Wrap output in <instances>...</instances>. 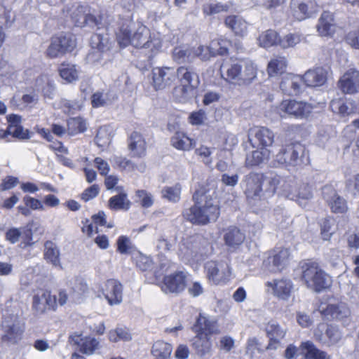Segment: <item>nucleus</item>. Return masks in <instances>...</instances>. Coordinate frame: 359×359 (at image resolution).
<instances>
[{"label": "nucleus", "mask_w": 359, "mask_h": 359, "mask_svg": "<svg viewBox=\"0 0 359 359\" xmlns=\"http://www.w3.org/2000/svg\"><path fill=\"white\" fill-rule=\"evenodd\" d=\"M119 45L125 48L132 45L137 48L149 49L151 55H154L161 48L158 39H151L150 30L144 25L138 23L133 27L123 25L116 34Z\"/></svg>", "instance_id": "1"}, {"label": "nucleus", "mask_w": 359, "mask_h": 359, "mask_svg": "<svg viewBox=\"0 0 359 359\" xmlns=\"http://www.w3.org/2000/svg\"><path fill=\"white\" fill-rule=\"evenodd\" d=\"M195 204L183 212L184 217L195 224H206L215 222L219 216V208L214 200L203 189L193 195Z\"/></svg>", "instance_id": "2"}, {"label": "nucleus", "mask_w": 359, "mask_h": 359, "mask_svg": "<svg viewBox=\"0 0 359 359\" xmlns=\"http://www.w3.org/2000/svg\"><path fill=\"white\" fill-rule=\"evenodd\" d=\"M220 71L226 82L239 86L250 85L257 77V67L248 60L226 62L221 66Z\"/></svg>", "instance_id": "3"}, {"label": "nucleus", "mask_w": 359, "mask_h": 359, "mask_svg": "<svg viewBox=\"0 0 359 359\" xmlns=\"http://www.w3.org/2000/svg\"><path fill=\"white\" fill-rule=\"evenodd\" d=\"M267 177L269 176H264L262 173L251 172L245 175L241 182L248 201L252 205L260 207V210L267 208V199L269 197L264 194L265 189L269 187L266 184Z\"/></svg>", "instance_id": "4"}, {"label": "nucleus", "mask_w": 359, "mask_h": 359, "mask_svg": "<svg viewBox=\"0 0 359 359\" xmlns=\"http://www.w3.org/2000/svg\"><path fill=\"white\" fill-rule=\"evenodd\" d=\"M309 163V152L304 145L293 142L283 146L275 155L273 165L275 167L301 168Z\"/></svg>", "instance_id": "5"}, {"label": "nucleus", "mask_w": 359, "mask_h": 359, "mask_svg": "<svg viewBox=\"0 0 359 359\" xmlns=\"http://www.w3.org/2000/svg\"><path fill=\"white\" fill-rule=\"evenodd\" d=\"M210 252L208 241L201 236L183 239L179 245L178 256L184 262L198 263L203 261Z\"/></svg>", "instance_id": "6"}, {"label": "nucleus", "mask_w": 359, "mask_h": 359, "mask_svg": "<svg viewBox=\"0 0 359 359\" xmlns=\"http://www.w3.org/2000/svg\"><path fill=\"white\" fill-rule=\"evenodd\" d=\"M91 50L86 57L88 64L103 66L112 60L111 43L107 34L96 32L90 39Z\"/></svg>", "instance_id": "7"}, {"label": "nucleus", "mask_w": 359, "mask_h": 359, "mask_svg": "<svg viewBox=\"0 0 359 359\" xmlns=\"http://www.w3.org/2000/svg\"><path fill=\"white\" fill-rule=\"evenodd\" d=\"M301 268L302 279L308 288L320 292L330 286V277L316 262H306L302 264Z\"/></svg>", "instance_id": "8"}, {"label": "nucleus", "mask_w": 359, "mask_h": 359, "mask_svg": "<svg viewBox=\"0 0 359 359\" xmlns=\"http://www.w3.org/2000/svg\"><path fill=\"white\" fill-rule=\"evenodd\" d=\"M269 187L265 189L266 197H272L278 191V194L290 200L297 199L296 189L297 184L292 178L283 177L276 174H271L266 179Z\"/></svg>", "instance_id": "9"}, {"label": "nucleus", "mask_w": 359, "mask_h": 359, "mask_svg": "<svg viewBox=\"0 0 359 359\" xmlns=\"http://www.w3.org/2000/svg\"><path fill=\"white\" fill-rule=\"evenodd\" d=\"M178 79L182 92V100H187L199 85L198 74L192 67L181 66L175 71V79Z\"/></svg>", "instance_id": "10"}, {"label": "nucleus", "mask_w": 359, "mask_h": 359, "mask_svg": "<svg viewBox=\"0 0 359 359\" xmlns=\"http://www.w3.org/2000/svg\"><path fill=\"white\" fill-rule=\"evenodd\" d=\"M76 46V38L71 34L54 36L46 50V55L50 58L59 57L72 52Z\"/></svg>", "instance_id": "11"}, {"label": "nucleus", "mask_w": 359, "mask_h": 359, "mask_svg": "<svg viewBox=\"0 0 359 359\" xmlns=\"http://www.w3.org/2000/svg\"><path fill=\"white\" fill-rule=\"evenodd\" d=\"M290 251L285 248H275L267 252L263 267L272 273L283 271L288 264Z\"/></svg>", "instance_id": "12"}, {"label": "nucleus", "mask_w": 359, "mask_h": 359, "mask_svg": "<svg viewBox=\"0 0 359 359\" xmlns=\"http://www.w3.org/2000/svg\"><path fill=\"white\" fill-rule=\"evenodd\" d=\"M205 270L209 281L215 285L226 283L231 273L226 262L208 261L205 264Z\"/></svg>", "instance_id": "13"}, {"label": "nucleus", "mask_w": 359, "mask_h": 359, "mask_svg": "<svg viewBox=\"0 0 359 359\" xmlns=\"http://www.w3.org/2000/svg\"><path fill=\"white\" fill-rule=\"evenodd\" d=\"M57 307V297L48 290H40L32 297V308L37 315L48 311H55Z\"/></svg>", "instance_id": "14"}, {"label": "nucleus", "mask_w": 359, "mask_h": 359, "mask_svg": "<svg viewBox=\"0 0 359 359\" xmlns=\"http://www.w3.org/2000/svg\"><path fill=\"white\" fill-rule=\"evenodd\" d=\"M312 109L313 107L311 104L294 100H283L278 107L281 116H283L281 113L284 112L297 118H306L311 113Z\"/></svg>", "instance_id": "15"}, {"label": "nucleus", "mask_w": 359, "mask_h": 359, "mask_svg": "<svg viewBox=\"0 0 359 359\" xmlns=\"http://www.w3.org/2000/svg\"><path fill=\"white\" fill-rule=\"evenodd\" d=\"M318 310L321 315L327 320H343L348 318L351 311L345 303L343 302H321Z\"/></svg>", "instance_id": "16"}, {"label": "nucleus", "mask_w": 359, "mask_h": 359, "mask_svg": "<svg viewBox=\"0 0 359 359\" xmlns=\"http://www.w3.org/2000/svg\"><path fill=\"white\" fill-rule=\"evenodd\" d=\"M248 140L253 148L267 149L274 142V134L266 127L255 126L249 130Z\"/></svg>", "instance_id": "17"}, {"label": "nucleus", "mask_w": 359, "mask_h": 359, "mask_svg": "<svg viewBox=\"0 0 359 359\" xmlns=\"http://www.w3.org/2000/svg\"><path fill=\"white\" fill-rule=\"evenodd\" d=\"M225 43L224 40H213L208 46L200 45L196 48H193L194 58L197 57L203 61H207L217 55H226L228 53V48L225 46Z\"/></svg>", "instance_id": "18"}, {"label": "nucleus", "mask_w": 359, "mask_h": 359, "mask_svg": "<svg viewBox=\"0 0 359 359\" xmlns=\"http://www.w3.org/2000/svg\"><path fill=\"white\" fill-rule=\"evenodd\" d=\"M29 223L25 227H11L6 230L5 233V238L11 244L18 243L21 239V247L26 248L34 244L33 232L32 224Z\"/></svg>", "instance_id": "19"}, {"label": "nucleus", "mask_w": 359, "mask_h": 359, "mask_svg": "<svg viewBox=\"0 0 359 359\" xmlns=\"http://www.w3.org/2000/svg\"><path fill=\"white\" fill-rule=\"evenodd\" d=\"M72 19L76 27H97V29L100 30L101 17H96L90 14L87 6H79L72 13Z\"/></svg>", "instance_id": "20"}, {"label": "nucleus", "mask_w": 359, "mask_h": 359, "mask_svg": "<svg viewBox=\"0 0 359 359\" xmlns=\"http://www.w3.org/2000/svg\"><path fill=\"white\" fill-rule=\"evenodd\" d=\"M187 273L183 271H176L163 278L161 290L165 293L179 294L184 290L187 282Z\"/></svg>", "instance_id": "21"}, {"label": "nucleus", "mask_w": 359, "mask_h": 359, "mask_svg": "<svg viewBox=\"0 0 359 359\" xmlns=\"http://www.w3.org/2000/svg\"><path fill=\"white\" fill-rule=\"evenodd\" d=\"M175 80V70L172 67H154L152 69V85L158 90L170 86Z\"/></svg>", "instance_id": "22"}, {"label": "nucleus", "mask_w": 359, "mask_h": 359, "mask_svg": "<svg viewBox=\"0 0 359 359\" xmlns=\"http://www.w3.org/2000/svg\"><path fill=\"white\" fill-rule=\"evenodd\" d=\"M290 7L293 15L299 21L311 18L318 11L315 0H291Z\"/></svg>", "instance_id": "23"}, {"label": "nucleus", "mask_w": 359, "mask_h": 359, "mask_svg": "<svg viewBox=\"0 0 359 359\" xmlns=\"http://www.w3.org/2000/svg\"><path fill=\"white\" fill-rule=\"evenodd\" d=\"M324 199L334 213H344L348 207L346 201L339 196L330 185H325L322 189Z\"/></svg>", "instance_id": "24"}, {"label": "nucleus", "mask_w": 359, "mask_h": 359, "mask_svg": "<svg viewBox=\"0 0 359 359\" xmlns=\"http://www.w3.org/2000/svg\"><path fill=\"white\" fill-rule=\"evenodd\" d=\"M102 294L111 306L118 305L123 301V285L116 280L106 281Z\"/></svg>", "instance_id": "25"}, {"label": "nucleus", "mask_w": 359, "mask_h": 359, "mask_svg": "<svg viewBox=\"0 0 359 359\" xmlns=\"http://www.w3.org/2000/svg\"><path fill=\"white\" fill-rule=\"evenodd\" d=\"M304 84L302 76L288 74L282 79L280 88L284 94L295 96L302 93Z\"/></svg>", "instance_id": "26"}, {"label": "nucleus", "mask_w": 359, "mask_h": 359, "mask_svg": "<svg viewBox=\"0 0 359 359\" xmlns=\"http://www.w3.org/2000/svg\"><path fill=\"white\" fill-rule=\"evenodd\" d=\"M339 88L344 93L353 94L359 90V72L348 70L339 81Z\"/></svg>", "instance_id": "27"}, {"label": "nucleus", "mask_w": 359, "mask_h": 359, "mask_svg": "<svg viewBox=\"0 0 359 359\" xmlns=\"http://www.w3.org/2000/svg\"><path fill=\"white\" fill-rule=\"evenodd\" d=\"M128 147L132 157L142 158L146 155V141L138 132L134 131L130 134L128 139Z\"/></svg>", "instance_id": "28"}, {"label": "nucleus", "mask_w": 359, "mask_h": 359, "mask_svg": "<svg viewBox=\"0 0 359 359\" xmlns=\"http://www.w3.org/2000/svg\"><path fill=\"white\" fill-rule=\"evenodd\" d=\"M70 339L74 344L78 345L79 351L86 355L93 354L100 348V341L91 337H81V335H73Z\"/></svg>", "instance_id": "29"}, {"label": "nucleus", "mask_w": 359, "mask_h": 359, "mask_svg": "<svg viewBox=\"0 0 359 359\" xmlns=\"http://www.w3.org/2000/svg\"><path fill=\"white\" fill-rule=\"evenodd\" d=\"M192 330L196 334L203 333L208 336L219 333L217 322L208 319L202 314H199Z\"/></svg>", "instance_id": "30"}, {"label": "nucleus", "mask_w": 359, "mask_h": 359, "mask_svg": "<svg viewBox=\"0 0 359 359\" xmlns=\"http://www.w3.org/2000/svg\"><path fill=\"white\" fill-rule=\"evenodd\" d=\"M266 285L273 288L275 296L283 300H287L290 297L293 288L292 281L288 279L275 280L273 282H267Z\"/></svg>", "instance_id": "31"}, {"label": "nucleus", "mask_w": 359, "mask_h": 359, "mask_svg": "<svg viewBox=\"0 0 359 359\" xmlns=\"http://www.w3.org/2000/svg\"><path fill=\"white\" fill-rule=\"evenodd\" d=\"M304 83L310 87L321 86L327 81V72L322 67L308 70L302 76Z\"/></svg>", "instance_id": "32"}, {"label": "nucleus", "mask_w": 359, "mask_h": 359, "mask_svg": "<svg viewBox=\"0 0 359 359\" xmlns=\"http://www.w3.org/2000/svg\"><path fill=\"white\" fill-rule=\"evenodd\" d=\"M43 257L47 263L54 267L62 269L60 262V250L59 247L53 241H47L44 243Z\"/></svg>", "instance_id": "33"}, {"label": "nucleus", "mask_w": 359, "mask_h": 359, "mask_svg": "<svg viewBox=\"0 0 359 359\" xmlns=\"http://www.w3.org/2000/svg\"><path fill=\"white\" fill-rule=\"evenodd\" d=\"M245 239V233L236 226H230L224 231V241L229 248H236L241 245Z\"/></svg>", "instance_id": "34"}, {"label": "nucleus", "mask_w": 359, "mask_h": 359, "mask_svg": "<svg viewBox=\"0 0 359 359\" xmlns=\"http://www.w3.org/2000/svg\"><path fill=\"white\" fill-rule=\"evenodd\" d=\"M265 331L269 339L268 348H276V344L283 339L285 334V331L275 321L271 320L265 325Z\"/></svg>", "instance_id": "35"}, {"label": "nucleus", "mask_w": 359, "mask_h": 359, "mask_svg": "<svg viewBox=\"0 0 359 359\" xmlns=\"http://www.w3.org/2000/svg\"><path fill=\"white\" fill-rule=\"evenodd\" d=\"M192 346L196 353L201 356L209 354L212 350V341L207 334H196L192 339Z\"/></svg>", "instance_id": "36"}, {"label": "nucleus", "mask_w": 359, "mask_h": 359, "mask_svg": "<svg viewBox=\"0 0 359 359\" xmlns=\"http://www.w3.org/2000/svg\"><path fill=\"white\" fill-rule=\"evenodd\" d=\"M224 24L236 35L243 36L247 34L248 23L241 16L235 15L227 16L225 18Z\"/></svg>", "instance_id": "37"}, {"label": "nucleus", "mask_w": 359, "mask_h": 359, "mask_svg": "<svg viewBox=\"0 0 359 359\" xmlns=\"http://www.w3.org/2000/svg\"><path fill=\"white\" fill-rule=\"evenodd\" d=\"M334 24L332 13L324 11L318 20L317 30L321 36H329L334 32Z\"/></svg>", "instance_id": "38"}, {"label": "nucleus", "mask_w": 359, "mask_h": 359, "mask_svg": "<svg viewBox=\"0 0 359 359\" xmlns=\"http://www.w3.org/2000/svg\"><path fill=\"white\" fill-rule=\"evenodd\" d=\"M301 348L304 351L306 359H332L330 355L318 348L311 341L302 342Z\"/></svg>", "instance_id": "39"}, {"label": "nucleus", "mask_w": 359, "mask_h": 359, "mask_svg": "<svg viewBox=\"0 0 359 359\" xmlns=\"http://www.w3.org/2000/svg\"><path fill=\"white\" fill-rule=\"evenodd\" d=\"M170 142L173 147L182 151H189L195 145V141L181 131H177L174 134Z\"/></svg>", "instance_id": "40"}, {"label": "nucleus", "mask_w": 359, "mask_h": 359, "mask_svg": "<svg viewBox=\"0 0 359 359\" xmlns=\"http://www.w3.org/2000/svg\"><path fill=\"white\" fill-rule=\"evenodd\" d=\"M270 156V151L268 149L257 148L246 155L245 166L253 167L260 165Z\"/></svg>", "instance_id": "41"}, {"label": "nucleus", "mask_w": 359, "mask_h": 359, "mask_svg": "<svg viewBox=\"0 0 359 359\" xmlns=\"http://www.w3.org/2000/svg\"><path fill=\"white\" fill-rule=\"evenodd\" d=\"M172 351V345L163 341H156L151 348V355L154 359H168Z\"/></svg>", "instance_id": "42"}, {"label": "nucleus", "mask_w": 359, "mask_h": 359, "mask_svg": "<svg viewBox=\"0 0 359 359\" xmlns=\"http://www.w3.org/2000/svg\"><path fill=\"white\" fill-rule=\"evenodd\" d=\"M330 107L332 111H335L337 109L339 114L344 116L355 114L358 111L357 104L352 100H347L346 102L341 100L332 101Z\"/></svg>", "instance_id": "43"}, {"label": "nucleus", "mask_w": 359, "mask_h": 359, "mask_svg": "<svg viewBox=\"0 0 359 359\" xmlns=\"http://www.w3.org/2000/svg\"><path fill=\"white\" fill-rule=\"evenodd\" d=\"M109 208L114 210H128L130 207V201L126 193L121 191L111 197L108 202Z\"/></svg>", "instance_id": "44"}, {"label": "nucleus", "mask_w": 359, "mask_h": 359, "mask_svg": "<svg viewBox=\"0 0 359 359\" xmlns=\"http://www.w3.org/2000/svg\"><path fill=\"white\" fill-rule=\"evenodd\" d=\"M172 57L178 63L191 62L194 59L193 48L187 46L175 47L172 51Z\"/></svg>", "instance_id": "45"}, {"label": "nucleus", "mask_w": 359, "mask_h": 359, "mask_svg": "<svg viewBox=\"0 0 359 359\" xmlns=\"http://www.w3.org/2000/svg\"><path fill=\"white\" fill-rule=\"evenodd\" d=\"M88 290V285L83 279H76L69 293V299L73 302L79 303Z\"/></svg>", "instance_id": "46"}, {"label": "nucleus", "mask_w": 359, "mask_h": 359, "mask_svg": "<svg viewBox=\"0 0 359 359\" xmlns=\"http://www.w3.org/2000/svg\"><path fill=\"white\" fill-rule=\"evenodd\" d=\"M287 67V60L285 57H276L271 60L268 64L267 72L270 76L283 74Z\"/></svg>", "instance_id": "47"}, {"label": "nucleus", "mask_w": 359, "mask_h": 359, "mask_svg": "<svg viewBox=\"0 0 359 359\" xmlns=\"http://www.w3.org/2000/svg\"><path fill=\"white\" fill-rule=\"evenodd\" d=\"M4 328V337L9 341L17 343L21 339L22 335L24 332V327L20 325L19 323H13L12 325L5 326Z\"/></svg>", "instance_id": "48"}, {"label": "nucleus", "mask_w": 359, "mask_h": 359, "mask_svg": "<svg viewBox=\"0 0 359 359\" xmlns=\"http://www.w3.org/2000/svg\"><path fill=\"white\" fill-rule=\"evenodd\" d=\"M59 73L62 79L67 83H72L79 79V72L76 66L72 64H61Z\"/></svg>", "instance_id": "49"}, {"label": "nucleus", "mask_w": 359, "mask_h": 359, "mask_svg": "<svg viewBox=\"0 0 359 359\" xmlns=\"http://www.w3.org/2000/svg\"><path fill=\"white\" fill-rule=\"evenodd\" d=\"M86 128V121L81 117L71 118L67 121V131L70 135L83 133Z\"/></svg>", "instance_id": "50"}, {"label": "nucleus", "mask_w": 359, "mask_h": 359, "mask_svg": "<svg viewBox=\"0 0 359 359\" xmlns=\"http://www.w3.org/2000/svg\"><path fill=\"white\" fill-rule=\"evenodd\" d=\"M280 38L276 32L269 29L263 32L258 38L259 43L264 48H269L279 43Z\"/></svg>", "instance_id": "51"}, {"label": "nucleus", "mask_w": 359, "mask_h": 359, "mask_svg": "<svg viewBox=\"0 0 359 359\" xmlns=\"http://www.w3.org/2000/svg\"><path fill=\"white\" fill-rule=\"evenodd\" d=\"M182 187L177 183L172 187H165L162 190V196L169 201L177 203L180 199Z\"/></svg>", "instance_id": "52"}, {"label": "nucleus", "mask_w": 359, "mask_h": 359, "mask_svg": "<svg viewBox=\"0 0 359 359\" xmlns=\"http://www.w3.org/2000/svg\"><path fill=\"white\" fill-rule=\"evenodd\" d=\"M230 6L227 4L211 3L203 6V12L207 15H212L222 12H227Z\"/></svg>", "instance_id": "53"}, {"label": "nucleus", "mask_w": 359, "mask_h": 359, "mask_svg": "<svg viewBox=\"0 0 359 359\" xmlns=\"http://www.w3.org/2000/svg\"><path fill=\"white\" fill-rule=\"evenodd\" d=\"M325 336L327 338L326 343L328 346L337 344L342 337V334L337 327L326 325Z\"/></svg>", "instance_id": "54"}, {"label": "nucleus", "mask_w": 359, "mask_h": 359, "mask_svg": "<svg viewBox=\"0 0 359 359\" xmlns=\"http://www.w3.org/2000/svg\"><path fill=\"white\" fill-rule=\"evenodd\" d=\"M10 133L13 137L20 140H29L33 135V133H31L28 129H25L22 125L10 126Z\"/></svg>", "instance_id": "55"}, {"label": "nucleus", "mask_w": 359, "mask_h": 359, "mask_svg": "<svg viewBox=\"0 0 359 359\" xmlns=\"http://www.w3.org/2000/svg\"><path fill=\"white\" fill-rule=\"evenodd\" d=\"M302 41V35L299 34H288L280 39L279 45L283 48L293 47Z\"/></svg>", "instance_id": "56"}, {"label": "nucleus", "mask_w": 359, "mask_h": 359, "mask_svg": "<svg viewBox=\"0 0 359 359\" xmlns=\"http://www.w3.org/2000/svg\"><path fill=\"white\" fill-rule=\"evenodd\" d=\"M137 266L142 271H149L154 268L152 259L147 255L140 253L135 258Z\"/></svg>", "instance_id": "57"}, {"label": "nucleus", "mask_w": 359, "mask_h": 359, "mask_svg": "<svg viewBox=\"0 0 359 359\" xmlns=\"http://www.w3.org/2000/svg\"><path fill=\"white\" fill-rule=\"evenodd\" d=\"M334 224V219L332 218H325L320 223L321 235L323 239L329 241L334 233L332 227Z\"/></svg>", "instance_id": "58"}, {"label": "nucleus", "mask_w": 359, "mask_h": 359, "mask_svg": "<svg viewBox=\"0 0 359 359\" xmlns=\"http://www.w3.org/2000/svg\"><path fill=\"white\" fill-rule=\"evenodd\" d=\"M13 22L11 16V11L0 4V30L8 28Z\"/></svg>", "instance_id": "59"}, {"label": "nucleus", "mask_w": 359, "mask_h": 359, "mask_svg": "<svg viewBox=\"0 0 359 359\" xmlns=\"http://www.w3.org/2000/svg\"><path fill=\"white\" fill-rule=\"evenodd\" d=\"M297 193V199L295 201H298L300 199L308 200L312 198V191L311 187L308 184H302L297 187L296 189Z\"/></svg>", "instance_id": "60"}, {"label": "nucleus", "mask_w": 359, "mask_h": 359, "mask_svg": "<svg viewBox=\"0 0 359 359\" xmlns=\"http://www.w3.org/2000/svg\"><path fill=\"white\" fill-rule=\"evenodd\" d=\"M172 266L173 263L170 260L166 258H163L160 260L158 267L154 271V274L156 278H158L164 273L168 271Z\"/></svg>", "instance_id": "61"}, {"label": "nucleus", "mask_w": 359, "mask_h": 359, "mask_svg": "<svg viewBox=\"0 0 359 359\" xmlns=\"http://www.w3.org/2000/svg\"><path fill=\"white\" fill-rule=\"evenodd\" d=\"M22 201L25 205H27L30 210H43V205L41 201L29 196H24Z\"/></svg>", "instance_id": "62"}, {"label": "nucleus", "mask_w": 359, "mask_h": 359, "mask_svg": "<svg viewBox=\"0 0 359 359\" xmlns=\"http://www.w3.org/2000/svg\"><path fill=\"white\" fill-rule=\"evenodd\" d=\"M131 248V243L130 239L125 236H121L117 240V250L121 254L128 253L129 250Z\"/></svg>", "instance_id": "63"}, {"label": "nucleus", "mask_w": 359, "mask_h": 359, "mask_svg": "<svg viewBox=\"0 0 359 359\" xmlns=\"http://www.w3.org/2000/svg\"><path fill=\"white\" fill-rule=\"evenodd\" d=\"M136 196L141 200V205L144 208H149L153 205L152 195L144 190H137Z\"/></svg>", "instance_id": "64"}]
</instances>
